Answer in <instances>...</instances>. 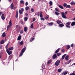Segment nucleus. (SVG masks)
Returning a JSON list of instances; mask_svg holds the SVG:
<instances>
[{
    "instance_id": "c85d7f7f",
    "label": "nucleus",
    "mask_w": 75,
    "mask_h": 75,
    "mask_svg": "<svg viewBox=\"0 0 75 75\" xmlns=\"http://www.w3.org/2000/svg\"><path fill=\"white\" fill-rule=\"evenodd\" d=\"M33 25H34V24L32 23L31 25L30 26V28H34L33 27Z\"/></svg>"
},
{
    "instance_id": "0e129e2a",
    "label": "nucleus",
    "mask_w": 75,
    "mask_h": 75,
    "mask_svg": "<svg viewBox=\"0 0 75 75\" xmlns=\"http://www.w3.org/2000/svg\"><path fill=\"white\" fill-rule=\"evenodd\" d=\"M62 52H64V50H62Z\"/></svg>"
},
{
    "instance_id": "052dcab7",
    "label": "nucleus",
    "mask_w": 75,
    "mask_h": 75,
    "mask_svg": "<svg viewBox=\"0 0 75 75\" xmlns=\"http://www.w3.org/2000/svg\"><path fill=\"white\" fill-rule=\"evenodd\" d=\"M28 14L27 13H25V16H28Z\"/></svg>"
},
{
    "instance_id": "f8f14e48",
    "label": "nucleus",
    "mask_w": 75,
    "mask_h": 75,
    "mask_svg": "<svg viewBox=\"0 0 75 75\" xmlns=\"http://www.w3.org/2000/svg\"><path fill=\"white\" fill-rule=\"evenodd\" d=\"M5 42V40H2L0 43L1 44H3Z\"/></svg>"
},
{
    "instance_id": "a18cd8bd",
    "label": "nucleus",
    "mask_w": 75,
    "mask_h": 75,
    "mask_svg": "<svg viewBox=\"0 0 75 75\" xmlns=\"http://www.w3.org/2000/svg\"><path fill=\"white\" fill-rule=\"evenodd\" d=\"M23 52H21V53L20 54L19 57H21V56L23 55Z\"/></svg>"
},
{
    "instance_id": "f3484780",
    "label": "nucleus",
    "mask_w": 75,
    "mask_h": 75,
    "mask_svg": "<svg viewBox=\"0 0 75 75\" xmlns=\"http://www.w3.org/2000/svg\"><path fill=\"white\" fill-rule=\"evenodd\" d=\"M28 29V28L27 27H25L24 28V31L25 32H27V31Z\"/></svg>"
},
{
    "instance_id": "f257e3e1",
    "label": "nucleus",
    "mask_w": 75,
    "mask_h": 75,
    "mask_svg": "<svg viewBox=\"0 0 75 75\" xmlns=\"http://www.w3.org/2000/svg\"><path fill=\"white\" fill-rule=\"evenodd\" d=\"M9 25H8L7 26V30H8V28H10V27L12 25V23H11V20H10L9 22Z\"/></svg>"
},
{
    "instance_id": "774afa93",
    "label": "nucleus",
    "mask_w": 75,
    "mask_h": 75,
    "mask_svg": "<svg viewBox=\"0 0 75 75\" xmlns=\"http://www.w3.org/2000/svg\"><path fill=\"white\" fill-rule=\"evenodd\" d=\"M73 65H75V63H73Z\"/></svg>"
},
{
    "instance_id": "5fc2aeb1",
    "label": "nucleus",
    "mask_w": 75,
    "mask_h": 75,
    "mask_svg": "<svg viewBox=\"0 0 75 75\" xmlns=\"http://www.w3.org/2000/svg\"><path fill=\"white\" fill-rule=\"evenodd\" d=\"M3 47V46L2 45H0V49H2V48Z\"/></svg>"
},
{
    "instance_id": "c756f323",
    "label": "nucleus",
    "mask_w": 75,
    "mask_h": 75,
    "mask_svg": "<svg viewBox=\"0 0 75 75\" xmlns=\"http://www.w3.org/2000/svg\"><path fill=\"white\" fill-rule=\"evenodd\" d=\"M29 8H30L29 6L26 7L25 8V10H29Z\"/></svg>"
},
{
    "instance_id": "de8ad7c7",
    "label": "nucleus",
    "mask_w": 75,
    "mask_h": 75,
    "mask_svg": "<svg viewBox=\"0 0 75 75\" xmlns=\"http://www.w3.org/2000/svg\"><path fill=\"white\" fill-rule=\"evenodd\" d=\"M61 55V53H59L57 54V55L58 56H59V55Z\"/></svg>"
},
{
    "instance_id": "c03bdc74",
    "label": "nucleus",
    "mask_w": 75,
    "mask_h": 75,
    "mask_svg": "<svg viewBox=\"0 0 75 75\" xmlns=\"http://www.w3.org/2000/svg\"><path fill=\"white\" fill-rule=\"evenodd\" d=\"M31 11L32 12H34V10L33 8H31Z\"/></svg>"
},
{
    "instance_id": "dca6fc26",
    "label": "nucleus",
    "mask_w": 75,
    "mask_h": 75,
    "mask_svg": "<svg viewBox=\"0 0 75 75\" xmlns=\"http://www.w3.org/2000/svg\"><path fill=\"white\" fill-rule=\"evenodd\" d=\"M21 39V36L20 35L18 36V38L17 40H18V41H19Z\"/></svg>"
},
{
    "instance_id": "2f4dec72",
    "label": "nucleus",
    "mask_w": 75,
    "mask_h": 75,
    "mask_svg": "<svg viewBox=\"0 0 75 75\" xmlns=\"http://www.w3.org/2000/svg\"><path fill=\"white\" fill-rule=\"evenodd\" d=\"M66 56V54H64V55H63L62 57V58L63 59H64V58H65V57Z\"/></svg>"
},
{
    "instance_id": "bb28decb",
    "label": "nucleus",
    "mask_w": 75,
    "mask_h": 75,
    "mask_svg": "<svg viewBox=\"0 0 75 75\" xmlns=\"http://www.w3.org/2000/svg\"><path fill=\"white\" fill-rule=\"evenodd\" d=\"M52 62V60H49L47 62V64H50Z\"/></svg>"
},
{
    "instance_id": "e2e57ef3",
    "label": "nucleus",
    "mask_w": 75,
    "mask_h": 75,
    "mask_svg": "<svg viewBox=\"0 0 75 75\" xmlns=\"http://www.w3.org/2000/svg\"><path fill=\"white\" fill-rule=\"evenodd\" d=\"M71 47H74V45H73V44L71 45Z\"/></svg>"
},
{
    "instance_id": "13d9d810",
    "label": "nucleus",
    "mask_w": 75,
    "mask_h": 75,
    "mask_svg": "<svg viewBox=\"0 0 75 75\" xmlns=\"http://www.w3.org/2000/svg\"><path fill=\"white\" fill-rule=\"evenodd\" d=\"M0 58H2V56L0 54Z\"/></svg>"
},
{
    "instance_id": "cd10ccee",
    "label": "nucleus",
    "mask_w": 75,
    "mask_h": 75,
    "mask_svg": "<svg viewBox=\"0 0 75 75\" xmlns=\"http://www.w3.org/2000/svg\"><path fill=\"white\" fill-rule=\"evenodd\" d=\"M62 69H59L58 70V72H61L62 71Z\"/></svg>"
},
{
    "instance_id": "2eb2a0df",
    "label": "nucleus",
    "mask_w": 75,
    "mask_h": 75,
    "mask_svg": "<svg viewBox=\"0 0 75 75\" xmlns=\"http://www.w3.org/2000/svg\"><path fill=\"white\" fill-rule=\"evenodd\" d=\"M57 57V54H54L52 56L53 59H55Z\"/></svg>"
},
{
    "instance_id": "39448f33",
    "label": "nucleus",
    "mask_w": 75,
    "mask_h": 75,
    "mask_svg": "<svg viewBox=\"0 0 75 75\" xmlns=\"http://www.w3.org/2000/svg\"><path fill=\"white\" fill-rule=\"evenodd\" d=\"M6 52L9 55L12 54V51H10L8 49L6 50Z\"/></svg>"
},
{
    "instance_id": "9d476101",
    "label": "nucleus",
    "mask_w": 75,
    "mask_h": 75,
    "mask_svg": "<svg viewBox=\"0 0 75 75\" xmlns=\"http://www.w3.org/2000/svg\"><path fill=\"white\" fill-rule=\"evenodd\" d=\"M65 59L66 60V61H68L69 60V55H67L65 57Z\"/></svg>"
},
{
    "instance_id": "5701e85b",
    "label": "nucleus",
    "mask_w": 75,
    "mask_h": 75,
    "mask_svg": "<svg viewBox=\"0 0 75 75\" xmlns=\"http://www.w3.org/2000/svg\"><path fill=\"white\" fill-rule=\"evenodd\" d=\"M66 48L67 50H69L70 48V46L69 45H67L66 46Z\"/></svg>"
},
{
    "instance_id": "4be33fe9",
    "label": "nucleus",
    "mask_w": 75,
    "mask_h": 75,
    "mask_svg": "<svg viewBox=\"0 0 75 75\" xmlns=\"http://www.w3.org/2000/svg\"><path fill=\"white\" fill-rule=\"evenodd\" d=\"M42 12H41L40 13V17L41 18L43 17V16H42Z\"/></svg>"
},
{
    "instance_id": "7ed1b4c3",
    "label": "nucleus",
    "mask_w": 75,
    "mask_h": 75,
    "mask_svg": "<svg viewBox=\"0 0 75 75\" xmlns=\"http://www.w3.org/2000/svg\"><path fill=\"white\" fill-rule=\"evenodd\" d=\"M59 63H60V61L59 60H57L54 63V65H56V66H58L59 64Z\"/></svg>"
},
{
    "instance_id": "aec40b11",
    "label": "nucleus",
    "mask_w": 75,
    "mask_h": 75,
    "mask_svg": "<svg viewBox=\"0 0 75 75\" xmlns=\"http://www.w3.org/2000/svg\"><path fill=\"white\" fill-rule=\"evenodd\" d=\"M9 50H11V51H13L14 50V47H11L8 48Z\"/></svg>"
},
{
    "instance_id": "393cba45",
    "label": "nucleus",
    "mask_w": 75,
    "mask_h": 75,
    "mask_svg": "<svg viewBox=\"0 0 75 75\" xmlns=\"http://www.w3.org/2000/svg\"><path fill=\"white\" fill-rule=\"evenodd\" d=\"M70 4L71 5H75V2L74 1H72L70 3Z\"/></svg>"
},
{
    "instance_id": "423d86ee",
    "label": "nucleus",
    "mask_w": 75,
    "mask_h": 75,
    "mask_svg": "<svg viewBox=\"0 0 75 75\" xmlns=\"http://www.w3.org/2000/svg\"><path fill=\"white\" fill-rule=\"evenodd\" d=\"M24 11V9L22 8H21V10H19V13L20 14H23V13Z\"/></svg>"
},
{
    "instance_id": "4468645a",
    "label": "nucleus",
    "mask_w": 75,
    "mask_h": 75,
    "mask_svg": "<svg viewBox=\"0 0 75 75\" xmlns=\"http://www.w3.org/2000/svg\"><path fill=\"white\" fill-rule=\"evenodd\" d=\"M6 33L4 32L2 33L1 35V37H6Z\"/></svg>"
},
{
    "instance_id": "09e8293b",
    "label": "nucleus",
    "mask_w": 75,
    "mask_h": 75,
    "mask_svg": "<svg viewBox=\"0 0 75 75\" xmlns=\"http://www.w3.org/2000/svg\"><path fill=\"white\" fill-rule=\"evenodd\" d=\"M55 14L57 16V15H59V13H58L57 12H55Z\"/></svg>"
},
{
    "instance_id": "49530a36",
    "label": "nucleus",
    "mask_w": 75,
    "mask_h": 75,
    "mask_svg": "<svg viewBox=\"0 0 75 75\" xmlns=\"http://www.w3.org/2000/svg\"><path fill=\"white\" fill-rule=\"evenodd\" d=\"M8 45H9V44L8 43V44H7L6 47V50H7V48H8Z\"/></svg>"
},
{
    "instance_id": "a211bd4d",
    "label": "nucleus",
    "mask_w": 75,
    "mask_h": 75,
    "mask_svg": "<svg viewBox=\"0 0 75 75\" xmlns=\"http://www.w3.org/2000/svg\"><path fill=\"white\" fill-rule=\"evenodd\" d=\"M60 50V48H58L56 51L55 52V54H57V52H59V51Z\"/></svg>"
},
{
    "instance_id": "473e14b6",
    "label": "nucleus",
    "mask_w": 75,
    "mask_h": 75,
    "mask_svg": "<svg viewBox=\"0 0 75 75\" xmlns=\"http://www.w3.org/2000/svg\"><path fill=\"white\" fill-rule=\"evenodd\" d=\"M13 57V55L11 54L9 56V59H11Z\"/></svg>"
},
{
    "instance_id": "6e6d98bb",
    "label": "nucleus",
    "mask_w": 75,
    "mask_h": 75,
    "mask_svg": "<svg viewBox=\"0 0 75 75\" xmlns=\"http://www.w3.org/2000/svg\"><path fill=\"white\" fill-rule=\"evenodd\" d=\"M3 12H0V17L1 16V14H3Z\"/></svg>"
},
{
    "instance_id": "c9c22d12",
    "label": "nucleus",
    "mask_w": 75,
    "mask_h": 75,
    "mask_svg": "<svg viewBox=\"0 0 75 75\" xmlns=\"http://www.w3.org/2000/svg\"><path fill=\"white\" fill-rule=\"evenodd\" d=\"M21 4H24V1L21 0L20 1Z\"/></svg>"
},
{
    "instance_id": "7c9ffc66",
    "label": "nucleus",
    "mask_w": 75,
    "mask_h": 75,
    "mask_svg": "<svg viewBox=\"0 0 75 75\" xmlns=\"http://www.w3.org/2000/svg\"><path fill=\"white\" fill-rule=\"evenodd\" d=\"M52 1H50L49 2V4H50V6H52Z\"/></svg>"
},
{
    "instance_id": "72a5a7b5",
    "label": "nucleus",
    "mask_w": 75,
    "mask_h": 75,
    "mask_svg": "<svg viewBox=\"0 0 75 75\" xmlns=\"http://www.w3.org/2000/svg\"><path fill=\"white\" fill-rule=\"evenodd\" d=\"M59 7L62 9H64V8H63V6L61 5H59Z\"/></svg>"
},
{
    "instance_id": "a19ab883",
    "label": "nucleus",
    "mask_w": 75,
    "mask_h": 75,
    "mask_svg": "<svg viewBox=\"0 0 75 75\" xmlns=\"http://www.w3.org/2000/svg\"><path fill=\"white\" fill-rule=\"evenodd\" d=\"M67 62V64H69L70 62H71V60H69Z\"/></svg>"
},
{
    "instance_id": "6e6552de",
    "label": "nucleus",
    "mask_w": 75,
    "mask_h": 75,
    "mask_svg": "<svg viewBox=\"0 0 75 75\" xmlns=\"http://www.w3.org/2000/svg\"><path fill=\"white\" fill-rule=\"evenodd\" d=\"M25 50H26V47H25L22 50L21 52H23L24 53V52H25Z\"/></svg>"
},
{
    "instance_id": "0eeeda50",
    "label": "nucleus",
    "mask_w": 75,
    "mask_h": 75,
    "mask_svg": "<svg viewBox=\"0 0 75 75\" xmlns=\"http://www.w3.org/2000/svg\"><path fill=\"white\" fill-rule=\"evenodd\" d=\"M68 74V71H63L61 73L62 75H67Z\"/></svg>"
},
{
    "instance_id": "1a4fd4ad",
    "label": "nucleus",
    "mask_w": 75,
    "mask_h": 75,
    "mask_svg": "<svg viewBox=\"0 0 75 75\" xmlns=\"http://www.w3.org/2000/svg\"><path fill=\"white\" fill-rule=\"evenodd\" d=\"M14 4L13 3H12L11 5V8L12 10L13 9V8H14Z\"/></svg>"
},
{
    "instance_id": "ea45409f",
    "label": "nucleus",
    "mask_w": 75,
    "mask_h": 75,
    "mask_svg": "<svg viewBox=\"0 0 75 75\" xmlns=\"http://www.w3.org/2000/svg\"><path fill=\"white\" fill-rule=\"evenodd\" d=\"M23 43H24V42H23V41H22L21 42H20V44L21 45H23Z\"/></svg>"
},
{
    "instance_id": "8fccbe9b",
    "label": "nucleus",
    "mask_w": 75,
    "mask_h": 75,
    "mask_svg": "<svg viewBox=\"0 0 75 75\" xmlns=\"http://www.w3.org/2000/svg\"><path fill=\"white\" fill-rule=\"evenodd\" d=\"M40 20H44V18H42V17H41V18H40Z\"/></svg>"
},
{
    "instance_id": "603ef678",
    "label": "nucleus",
    "mask_w": 75,
    "mask_h": 75,
    "mask_svg": "<svg viewBox=\"0 0 75 75\" xmlns=\"http://www.w3.org/2000/svg\"><path fill=\"white\" fill-rule=\"evenodd\" d=\"M55 10L56 11H57V12H59V10L57 9V8H55Z\"/></svg>"
},
{
    "instance_id": "79ce46f5",
    "label": "nucleus",
    "mask_w": 75,
    "mask_h": 75,
    "mask_svg": "<svg viewBox=\"0 0 75 75\" xmlns=\"http://www.w3.org/2000/svg\"><path fill=\"white\" fill-rule=\"evenodd\" d=\"M27 20H28V18L25 17L24 18V21H26Z\"/></svg>"
},
{
    "instance_id": "680f3d73",
    "label": "nucleus",
    "mask_w": 75,
    "mask_h": 75,
    "mask_svg": "<svg viewBox=\"0 0 75 75\" xmlns=\"http://www.w3.org/2000/svg\"><path fill=\"white\" fill-rule=\"evenodd\" d=\"M8 1L10 3H11V2L12 1L11 0H8Z\"/></svg>"
},
{
    "instance_id": "69168bd1",
    "label": "nucleus",
    "mask_w": 75,
    "mask_h": 75,
    "mask_svg": "<svg viewBox=\"0 0 75 75\" xmlns=\"http://www.w3.org/2000/svg\"><path fill=\"white\" fill-rule=\"evenodd\" d=\"M18 27V25H17L16 26V28H17V27Z\"/></svg>"
},
{
    "instance_id": "4c0bfd02",
    "label": "nucleus",
    "mask_w": 75,
    "mask_h": 75,
    "mask_svg": "<svg viewBox=\"0 0 75 75\" xmlns=\"http://www.w3.org/2000/svg\"><path fill=\"white\" fill-rule=\"evenodd\" d=\"M54 23H53L51 22V23H49V25H52Z\"/></svg>"
},
{
    "instance_id": "b1692460",
    "label": "nucleus",
    "mask_w": 75,
    "mask_h": 75,
    "mask_svg": "<svg viewBox=\"0 0 75 75\" xmlns=\"http://www.w3.org/2000/svg\"><path fill=\"white\" fill-rule=\"evenodd\" d=\"M71 26H74V25H75V22H73L71 23Z\"/></svg>"
},
{
    "instance_id": "4d7b16f0",
    "label": "nucleus",
    "mask_w": 75,
    "mask_h": 75,
    "mask_svg": "<svg viewBox=\"0 0 75 75\" xmlns=\"http://www.w3.org/2000/svg\"><path fill=\"white\" fill-rule=\"evenodd\" d=\"M35 21V18H33V22H34V21Z\"/></svg>"
},
{
    "instance_id": "ddd939ff",
    "label": "nucleus",
    "mask_w": 75,
    "mask_h": 75,
    "mask_svg": "<svg viewBox=\"0 0 75 75\" xmlns=\"http://www.w3.org/2000/svg\"><path fill=\"white\" fill-rule=\"evenodd\" d=\"M18 11H17L16 15L15 16V17L16 18H18Z\"/></svg>"
},
{
    "instance_id": "f704fd0d",
    "label": "nucleus",
    "mask_w": 75,
    "mask_h": 75,
    "mask_svg": "<svg viewBox=\"0 0 75 75\" xmlns=\"http://www.w3.org/2000/svg\"><path fill=\"white\" fill-rule=\"evenodd\" d=\"M67 4L66 3H64L63 4V6L64 7H67Z\"/></svg>"
},
{
    "instance_id": "20e7f679",
    "label": "nucleus",
    "mask_w": 75,
    "mask_h": 75,
    "mask_svg": "<svg viewBox=\"0 0 75 75\" xmlns=\"http://www.w3.org/2000/svg\"><path fill=\"white\" fill-rule=\"evenodd\" d=\"M62 14V16L63 18H67V17H66V15L65 13H64L63 12H62L61 13Z\"/></svg>"
},
{
    "instance_id": "9b49d317",
    "label": "nucleus",
    "mask_w": 75,
    "mask_h": 75,
    "mask_svg": "<svg viewBox=\"0 0 75 75\" xmlns=\"http://www.w3.org/2000/svg\"><path fill=\"white\" fill-rule=\"evenodd\" d=\"M1 18H2V20H5V18H6V17H4V14H2L1 16Z\"/></svg>"
},
{
    "instance_id": "412c9836",
    "label": "nucleus",
    "mask_w": 75,
    "mask_h": 75,
    "mask_svg": "<svg viewBox=\"0 0 75 75\" xmlns=\"http://www.w3.org/2000/svg\"><path fill=\"white\" fill-rule=\"evenodd\" d=\"M64 25L63 23L60 24L59 25V27H64Z\"/></svg>"
},
{
    "instance_id": "37998d69",
    "label": "nucleus",
    "mask_w": 75,
    "mask_h": 75,
    "mask_svg": "<svg viewBox=\"0 0 75 75\" xmlns=\"http://www.w3.org/2000/svg\"><path fill=\"white\" fill-rule=\"evenodd\" d=\"M24 33V31L22 30L20 31V33H21V34H22V33Z\"/></svg>"
},
{
    "instance_id": "bf43d9fd",
    "label": "nucleus",
    "mask_w": 75,
    "mask_h": 75,
    "mask_svg": "<svg viewBox=\"0 0 75 75\" xmlns=\"http://www.w3.org/2000/svg\"><path fill=\"white\" fill-rule=\"evenodd\" d=\"M13 10H16V7H14V8H13Z\"/></svg>"
},
{
    "instance_id": "58836bf2",
    "label": "nucleus",
    "mask_w": 75,
    "mask_h": 75,
    "mask_svg": "<svg viewBox=\"0 0 75 75\" xmlns=\"http://www.w3.org/2000/svg\"><path fill=\"white\" fill-rule=\"evenodd\" d=\"M42 69H44L45 68V65L44 64H42Z\"/></svg>"
},
{
    "instance_id": "338daca9",
    "label": "nucleus",
    "mask_w": 75,
    "mask_h": 75,
    "mask_svg": "<svg viewBox=\"0 0 75 75\" xmlns=\"http://www.w3.org/2000/svg\"><path fill=\"white\" fill-rule=\"evenodd\" d=\"M71 10L72 11H74V10H75V9H71Z\"/></svg>"
},
{
    "instance_id": "864d4df0",
    "label": "nucleus",
    "mask_w": 75,
    "mask_h": 75,
    "mask_svg": "<svg viewBox=\"0 0 75 75\" xmlns=\"http://www.w3.org/2000/svg\"><path fill=\"white\" fill-rule=\"evenodd\" d=\"M34 40V38H33L31 39V40H30V41L31 42L32 41H33Z\"/></svg>"
},
{
    "instance_id": "3c124183",
    "label": "nucleus",
    "mask_w": 75,
    "mask_h": 75,
    "mask_svg": "<svg viewBox=\"0 0 75 75\" xmlns=\"http://www.w3.org/2000/svg\"><path fill=\"white\" fill-rule=\"evenodd\" d=\"M28 5V2H26L25 3V5L27 6Z\"/></svg>"
},
{
    "instance_id": "6ab92c4d",
    "label": "nucleus",
    "mask_w": 75,
    "mask_h": 75,
    "mask_svg": "<svg viewBox=\"0 0 75 75\" xmlns=\"http://www.w3.org/2000/svg\"><path fill=\"white\" fill-rule=\"evenodd\" d=\"M56 23H57V24H61L62 23V22L61 21L57 20L56 21Z\"/></svg>"
},
{
    "instance_id": "a878e982",
    "label": "nucleus",
    "mask_w": 75,
    "mask_h": 75,
    "mask_svg": "<svg viewBox=\"0 0 75 75\" xmlns=\"http://www.w3.org/2000/svg\"><path fill=\"white\" fill-rule=\"evenodd\" d=\"M45 19L46 20H47V19H48L49 18H50V16H49L47 15L46 17H45Z\"/></svg>"
},
{
    "instance_id": "e433bc0d",
    "label": "nucleus",
    "mask_w": 75,
    "mask_h": 75,
    "mask_svg": "<svg viewBox=\"0 0 75 75\" xmlns=\"http://www.w3.org/2000/svg\"><path fill=\"white\" fill-rule=\"evenodd\" d=\"M66 8H71V6L70 5H68L66 6Z\"/></svg>"
},
{
    "instance_id": "f03ea898",
    "label": "nucleus",
    "mask_w": 75,
    "mask_h": 75,
    "mask_svg": "<svg viewBox=\"0 0 75 75\" xmlns=\"http://www.w3.org/2000/svg\"><path fill=\"white\" fill-rule=\"evenodd\" d=\"M71 22H67L66 26L67 28H70L69 25L71 24Z\"/></svg>"
}]
</instances>
